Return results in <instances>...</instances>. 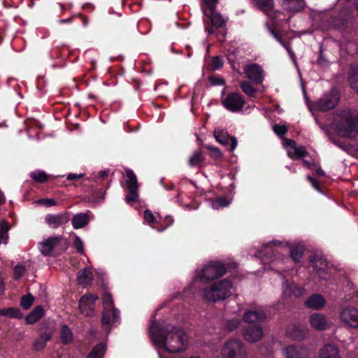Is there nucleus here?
Segmentation results:
<instances>
[{
    "label": "nucleus",
    "mask_w": 358,
    "mask_h": 358,
    "mask_svg": "<svg viewBox=\"0 0 358 358\" xmlns=\"http://www.w3.org/2000/svg\"><path fill=\"white\" fill-rule=\"evenodd\" d=\"M255 255L261 260L265 270H273L282 275V278L285 279L282 283L284 297L289 301V296L291 295V284L287 277L289 276V272L285 268L284 264L289 261L291 246L287 244L285 247L280 242L271 241L264 245Z\"/></svg>",
    "instance_id": "1"
},
{
    "label": "nucleus",
    "mask_w": 358,
    "mask_h": 358,
    "mask_svg": "<svg viewBox=\"0 0 358 358\" xmlns=\"http://www.w3.org/2000/svg\"><path fill=\"white\" fill-rule=\"evenodd\" d=\"M149 331L153 343L166 352H181L187 348V335L180 327L170 324H162L153 321Z\"/></svg>",
    "instance_id": "2"
},
{
    "label": "nucleus",
    "mask_w": 358,
    "mask_h": 358,
    "mask_svg": "<svg viewBox=\"0 0 358 358\" xmlns=\"http://www.w3.org/2000/svg\"><path fill=\"white\" fill-rule=\"evenodd\" d=\"M334 127L338 134L347 138L358 136V111L345 109L334 117Z\"/></svg>",
    "instance_id": "3"
},
{
    "label": "nucleus",
    "mask_w": 358,
    "mask_h": 358,
    "mask_svg": "<svg viewBox=\"0 0 358 358\" xmlns=\"http://www.w3.org/2000/svg\"><path fill=\"white\" fill-rule=\"evenodd\" d=\"M102 299L103 308L101 324L108 334L113 327L120 324V312L115 307L113 296L110 293H104Z\"/></svg>",
    "instance_id": "4"
},
{
    "label": "nucleus",
    "mask_w": 358,
    "mask_h": 358,
    "mask_svg": "<svg viewBox=\"0 0 358 358\" xmlns=\"http://www.w3.org/2000/svg\"><path fill=\"white\" fill-rule=\"evenodd\" d=\"M232 282L229 278H225L215 282L209 288L203 290V297L208 301L216 302L224 300L231 294Z\"/></svg>",
    "instance_id": "5"
},
{
    "label": "nucleus",
    "mask_w": 358,
    "mask_h": 358,
    "mask_svg": "<svg viewBox=\"0 0 358 358\" xmlns=\"http://www.w3.org/2000/svg\"><path fill=\"white\" fill-rule=\"evenodd\" d=\"M69 248V243L63 236H50L41 243V252L44 256H54V250L58 251L57 255L65 252Z\"/></svg>",
    "instance_id": "6"
},
{
    "label": "nucleus",
    "mask_w": 358,
    "mask_h": 358,
    "mask_svg": "<svg viewBox=\"0 0 358 358\" xmlns=\"http://www.w3.org/2000/svg\"><path fill=\"white\" fill-rule=\"evenodd\" d=\"M226 271L227 266L224 263L215 261L203 268L199 278L201 282H208L222 277Z\"/></svg>",
    "instance_id": "7"
},
{
    "label": "nucleus",
    "mask_w": 358,
    "mask_h": 358,
    "mask_svg": "<svg viewBox=\"0 0 358 358\" xmlns=\"http://www.w3.org/2000/svg\"><path fill=\"white\" fill-rule=\"evenodd\" d=\"M125 173L127 177L125 183L128 189V193L125 196V201L127 203L132 204L137 202L138 199L139 185L137 177L131 169H127Z\"/></svg>",
    "instance_id": "8"
},
{
    "label": "nucleus",
    "mask_w": 358,
    "mask_h": 358,
    "mask_svg": "<svg viewBox=\"0 0 358 358\" xmlns=\"http://www.w3.org/2000/svg\"><path fill=\"white\" fill-rule=\"evenodd\" d=\"M222 356L224 358H246V351L240 340H231L226 343Z\"/></svg>",
    "instance_id": "9"
},
{
    "label": "nucleus",
    "mask_w": 358,
    "mask_h": 358,
    "mask_svg": "<svg viewBox=\"0 0 358 358\" xmlns=\"http://www.w3.org/2000/svg\"><path fill=\"white\" fill-rule=\"evenodd\" d=\"M340 99L339 93L335 89H332L329 94H325L315 104L316 110L327 111L334 108Z\"/></svg>",
    "instance_id": "10"
},
{
    "label": "nucleus",
    "mask_w": 358,
    "mask_h": 358,
    "mask_svg": "<svg viewBox=\"0 0 358 358\" xmlns=\"http://www.w3.org/2000/svg\"><path fill=\"white\" fill-rule=\"evenodd\" d=\"M223 106L229 111L237 113L241 110L245 104L243 96L237 92H229L222 100Z\"/></svg>",
    "instance_id": "11"
},
{
    "label": "nucleus",
    "mask_w": 358,
    "mask_h": 358,
    "mask_svg": "<svg viewBox=\"0 0 358 358\" xmlns=\"http://www.w3.org/2000/svg\"><path fill=\"white\" fill-rule=\"evenodd\" d=\"M98 299V296L92 293H87L82 296L78 301V307L80 313L86 317L94 316L95 302Z\"/></svg>",
    "instance_id": "12"
},
{
    "label": "nucleus",
    "mask_w": 358,
    "mask_h": 358,
    "mask_svg": "<svg viewBox=\"0 0 358 358\" xmlns=\"http://www.w3.org/2000/svg\"><path fill=\"white\" fill-rule=\"evenodd\" d=\"M341 320L354 328L358 327V309L347 306L342 309L340 313Z\"/></svg>",
    "instance_id": "13"
},
{
    "label": "nucleus",
    "mask_w": 358,
    "mask_h": 358,
    "mask_svg": "<svg viewBox=\"0 0 358 358\" xmlns=\"http://www.w3.org/2000/svg\"><path fill=\"white\" fill-rule=\"evenodd\" d=\"M244 71L247 77L255 84L260 85L262 83L264 74V70L260 65L256 63L247 65Z\"/></svg>",
    "instance_id": "14"
},
{
    "label": "nucleus",
    "mask_w": 358,
    "mask_h": 358,
    "mask_svg": "<svg viewBox=\"0 0 358 358\" xmlns=\"http://www.w3.org/2000/svg\"><path fill=\"white\" fill-rule=\"evenodd\" d=\"M243 336L245 341L255 343L259 341L263 336L262 328L259 324H248L245 327Z\"/></svg>",
    "instance_id": "15"
},
{
    "label": "nucleus",
    "mask_w": 358,
    "mask_h": 358,
    "mask_svg": "<svg viewBox=\"0 0 358 358\" xmlns=\"http://www.w3.org/2000/svg\"><path fill=\"white\" fill-rule=\"evenodd\" d=\"M46 223L51 227L56 229L62 227L70 220V213L63 212L59 214H48L45 218Z\"/></svg>",
    "instance_id": "16"
},
{
    "label": "nucleus",
    "mask_w": 358,
    "mask_h": 358,
    "mask_svg": "<svg viewBox=\"0 0 358 358\" xmlns=\"http://www.w3.org/2000/svg\"><path fill=\"white\" fill-rule=\"evenodd\" d=\"M310 263L319 278L327 279L325 271L329 268V264L322 255H315L310 258Z\"/></svg>",
    "instance_id": "17"
},
{
    "label": "nucleus",
    "mask_w": 358,
    "mask_h": 358,
    "mask_svg": "<svg viewBox=\"0 0 358 358\" xmlns=\"http://www.w3.org/2000/svg\"><path fill=\"white\" fill-rule=\"evenodd\" d=\"M214 137L217 142L223 145H227L230 142V151H233L237 146V140L234 136H230L227 131L216 129L214 131Z\"/></svg>",
    "instance_id": "18"
},
{
    "label": "nucleus",
    "mask_w": 358,
    "mask_h": 358,
    "mask_svg": "<svg viewBox=\"0 0 358 358\" xmlns=\"http://www.w3.org/2000/svg\"><path fill=\"white\" fill-rule=\"evenodd\" d=\"M273 131L282 140V145L287 150V155L291 158V138L285 137L288 131L287 127L285 124H275L273 125Z\"/></svg>",
    "instance_id": "19"
},
{
    "label": "nucleus",
    "mask_w": 358,
    "mask_h": 358,
    "mask_svg": "<svg viewBox=\"0 0 358 358\" xmlns=\"http://www.w3.org/2000/svg\"><path fill=\"white\" fill-rule=\"evenodd\" d=\"M202 11L203 15L209 19L213 27H222L225 26V20L220 13L215 12V9H213L212 12H210V10L202 8Z\"/></svg>",
    "instance_id": "20"
},
{
    "label": "nucleus",
    "mask_w": 358,
    "mask_h": 358,
    "mask_svg": "<svg viewBox=\"0 0 358 358\" xmlns=\"http://www.w3.org/2000/svg\"><path fill=\"white\" fill-rule=\"evenodd\" d=\"M266 319V315L260 310H248L245 313L243 320L249 324H259L264 322Z\"/></svg>",
    "instance_id": "21"
},
{
    "label": "nucleus",
    "mask_w": 358,
    "mask_h": 358,
    "mask_svg": "<svg viewBox=\"0 0 358 358\" xmlns=\"http://www.w3.org/2000/svg\"><path fill=\"white\" fill-rule=\"evenodd\" d=\"M310 322L313 327L318 330H324L328 328L326 317L320 313H315L310 316Z\"/></svg>",
    "instance_id": "22"
},
{
    "label": "nucleus",
    "mask_w": 358,
    "mask_h": 358,
    "mask_svg": "<svg viewBox=\"0 0 358 358\" xmlns=\"http://www.w3.org/2000/svg\"><path fill=\"white\" fill-rule=\"evenodd\" d=\"M45 314V311L41 306H36L26 317L27 324H33L41 319Z\"/></svg>",
    "instance_id": "23"
},
{
    "label": "nucleus",
    "mask_w": 358,
    "mask_h": 358,
    "mask_svg": "<svg viewBox=\"0 0 358 358\" xmlns=\"http://www.w3.org/2000/svg\"><path fill=\"white\" fill-rule=\"evenodd\" d=\"M325 304L324 297L318 294H313L306 301V305L310 308L318 310Z\"/></svg>",
    "instance_id": "24"
},
{
    "label": "nucleus",
    "mask_w": 358,
    "mask_h": 358,
    "mask_svg": "<svg viewBox=\"0 0 358 358\" xmlns=\"http://www.w3.org/2000/svg\"><path fill=\"white\" fill-rule=\"evenodd\" d=\"M77 280L80 285H88L93 280V274L90 269L87 267L80 270L77 274Z\"/></svg>",
    "instance_id": "25"
},
{
    "label": "nucleus",
    "mask_w": 358,
    "mask_h": 358,
    "mask_svg": "<svg viewBox=\"0 0 358 358\" xmlns=\"http://www.w3.org/2000/svg\"><path fill=\"white\" fill-rule=\"evenodd\" d=\"M319 358H341L338 348L331 344L324 346L320 352Z\"/></svg>",
    "instance_id": "26"
},
{
    "label": "nucleus",
    "mask_w": 358,
    "mask_h": 358,
    "mask_svg": "<svg viewBox=\"0 0 358 358\" xmlns=\"http://www.w3.org/2000/svg\"><path fill=\"white\" fill-rule=\"evenodd\" d=\"M348 81L352 90L358 93V64H352L350 66Z\"/></svg>",
    "instance_id": "27"
},
{
    "label": "nucleus",
    "mask_w": 358,
    "mask_h": 358,
    "mask_svg": "<svg viewBox=\"0 0 358 358\" xmlns=\"http://www.w3.org/2000/svg\"><path fill=\"white\" fill-rule=\"evenodd\" d=\"M89 222L88 215L86 213H80L76 214L72 220L71 223L75 229H80L86 226Z\"/></svg>",
    "instance_id": "28"
},
{
    "label": "nucleus",
    "mask_w": 358,
    "mask_h": 358,
    "mask_svg": "<svg viewBox=\"0 0 358 358\" xmlns=\"http://www.w3.org/2000/svg\"><path fill=\"white\" fill-rule=\"evenodd\" d=\"M205 159V154L202 151L197 150L189 157L188 164L190 167H201Z\"/></svg>",
    "instance_id": "29"
},
{
    "label": "nucleus",
    "mask_w": 358,
    "mask_h": 358,
    "mask_svg": "<svg viewBox=\"0 0 358 358\" xmlns=\"http://www.w3.org/2000/svg\"><path fill=\"white\" fill-rule=\"evenodd\" d=\"M203 147L209 150L210 157L214 160L215 165H219L222 161L223 154L221 150L212 145H203Z\"/></svg>",
    "instance_id": "30"
},
{
    "label": "nucleus",
    "mask_w": 358,
    "mask_h": 358,
    "mask_svg": "<svg viewBox=\"0 0 358 358\" xmlns=\"http://www.w3.org/2000/svg\"><path fill=\"white\" fill-rule=\"evenodd\" d=\"M51 338L52 334L50 333H41L34 343V349L36 351L43 350L45 348L47 342L49 341Z\"/></svg>",
    "instance_id": "31"
},
{
    "label": "nucleus",
    "mask_w": 358,
    "mask_h": 358,
    "mask_svg": "<svg viewBox=\"0 0 358 358\" xmlns=\"http://www.w3.org/2000/svg\"><path fill=\"white\" fill-rule=\"evenodd\" d=\"M224 60L222 56H215L211 57L206 63V69L208 71L219 70L223 67Z\"/></svg>",
    "instance_id": "32"
},
{
    "label": "nucleus",
    "mask_w": 358,
    "mask_h": 358,
    "mask_svg": "<svg viewBox=\"0 0 358 358\" xmlns=\"http://www.w3.org/2000/svg\"><path fill=\"white\" fill-rule=\"evenodd\" d=\"M0 316H6L10 318L22 319L23 317V313L20 308L11 307L0 309Z\"/></svg>",
    "instance_id": "33"
},
{
    "label": "nucleus",
    "mask_w": 358,
    "mask_h": 358,
    "mask_svg": "<svg viewBox=\"0 0 358 358\" xmlns=\"http://www.w3.org/2000/svg\"><path fill=\"white\" fill-rule=\"evenodd\" d=\"M106 350V344L104 343H99L92 348L87 358H103Z\"/></svg>",
    "instance_id": "34"
},
{
    "label": "nucleus",
    "mask_w": 358,
    "mask_h": 358,
    "mask_svg": "<svg viewBox=\"0 0 358 358\" xmlns=\"http://www.w3.org/2000/svg\"><path fill=\"white\" fill-rule=\"evenodd\" d=\"M61 341L63 345H68L73 340V335L71 329L66 324L62 327L61 329Z\"/></svg>",
    "instance_id": "35"
},
{
    "label": "nucleus",
    "mask_w": 358,
    "mask_h": 358,
    "mask_svg": "<svg viewBox=\"0 0 358 358\" xmlns=\"http://www.w3.org/2000/svg\"><path fill=\"white\" fill-rule=\"evenodd\" d=\"M211 206L214 209L222 208L228 206L230 203L229 200L225 196L217 197L215 199H210Z\"/></svg>",
    "instance_id": "36"
},
{
    "label": "nucleus",
    "mask_w": 358,
    "mask_h": 358,
    "mask_svg": "<svg viewBox=\"0 0 358 358\" xmlns=\"http://www.w3.org/2000/svg\"><path fill=\"white\" fill-rule=\"evenodd\" d=\"M260 10L264 13L270 12L273 10L274 3L273 0H253Z\"/></svg>",
    "instance_id": "37"
},
{
    "label": "nucleus",
    "mask_w": 358,
    "mask_h": 358,
    "mask_svg": "<svg viewBox=\"0 0 358 358\" xmlns=\"http://www.w3.org/2000/svg\"><path fill=\"white\" fill-rule=\"evenodd\" d=\"M304 252V246L301 243L292 245V260L299 261Z\"/></svg>",
    "instance_id": "38"
},
{
    "label": "nucleus",
    "mask_w": 358,
    "mask_h": 358,
    "mask_svg": "<svg viewBox=\"0 0 358 358\" xmlns=\"http://www.w3.org/2000/svg\"><path fill=\"white\" fill-rule=\"evenodd\" d=\"M30 176L34 180L41 183L46 182L48 179V174L43 171H36L31 172Z\"/></svg>",
    "instance_id": "39"
},
{
    "label": "nucleus",
    "mask_w": 358,
    "mask_h": 358,
    "mask_svg": "<svg viewBox=\"0 0 358 358\" xmlns=\"http://www.w3.org/2000/svg\"><path fill=\"white\" fill-rule=\"evenodd\" d=\"M8 224L3 220L0 222V243H6L8 238Z\"/></svg>",
    "instance_id": "40"
},
{
    "label": "nucleus",
    "mask_w": 358,
    "mask_h": 358,
    "mask_svg": "<svg viewBox=\"0 0 358 358\" xmlns=\"http://www.w3.org/2000/svg\"><path fill=\"white\" fill-rule=\"evenodd\" d=\"M242 91L249 96H254L256 93L255 88L248 81H243L240 84Z\"/></svg>",
    "instance_id": "41"
},
{
    "label": "nucleus",
    "mask_w": 358,
    "mask_h": 358,
    "mask_svg": "<svg viewBox=\"0 0 358 358\" xmlns=\"http://www.w3.org/2000/svg\"><path fill=\"white\" fill-rule=\"evenodd\" d=\"M34 298L31 294L28 293L27 294L23 295L20 299V306L24 310H28L32 306Z\"/></svg>",
    "instance_id": "42"
},
{
    "label": "nucleus",
    "mask_w": 358,
    "mask_h": 358,
    "mask_svg": "<svg viewBox=\"0 0 358 358\" xmlns=\"http://www.w3.org/2000/svg\"><path fill=\"white\" fill-rule=\"evenodd\" d=\"M173 218L170 215H166L164 217L163 220L159 224L158 226L154 227V228L157 229L158 231H162L165 230L166 228L172 225L173 223Z\"/></svg>",
    "instance_id": "43"
},
{
    "label": "nucleus",
    "mask_w": 358,
    "mask_h": 358,
    "mask_svg": "<svg viewBox=\"0 0 358 358\" xmlns=\"http://www.w3.org/2000/svg\"><path fill=\"white\" fill-rule=\"evenodd\" d=\"M306 329L302 326H294L292 328V340H301L303 339L306 336Z\"/></svg>",
    "instance_id": "44"
},
{
    "label": "nucleus",
    "mask_w": 358,
    "mask_h": 358,
    "mask_svg": "<svg viewBox=\"0 0 358 358\" xmlns=\"http://www.w3.org/2000/svg\"><path fill=\"white\" fill-rule=\"evenodd\" d=\"M208 79L212 86H223L226 84L224 79L220 76L210 75Z\"/></svg>",
    "instance_id": "45"
},
{
    "label": "nucleus",
    "mask_w": 358,
    "mask_h": 358,
    "mask_svg": "<svg viewBox=\"0 0 358 358\" xmlns=\"http://www.w3.org/2000/svg\"><path fill=\"white\" fill-rule=\"evenodd\" d=\"M73 247L76 250L78 253L80 255L85 254L83 243L81 238L76 235L75 236L73 243Z\"/></svg>",
    "instance_id": "46"
},
{
    "label": "nucleus",
    "mask_w": 358,
    "mask_h": 358,
    "mask_svg": "<svg viewBox=\"0 0 358 358\" xmlns=\"http://www.w3.org/2000/svg\"><path fill=\"white\" fill-rule=\"evenodd\" d=\"M292 154H294L299 157H303L307 155V152L304 147L296 146V144L292 141Z\"/></svg>",
    "instance_id": "47"
},
{
    "label": "nucleus",
    "mask_w": 358,
    "mask_h": 358,
    "mask_svg": "<svg viewBox=\"0 0 358 358\" xmlns=\"http://www.w3.org/2000/svg\"><path fill=\"white\" fill-rule=\"evenodd\" d=\"M240 324L238 319H231L226 322L225 328L230 332L236 330Z\"/></svg>",
    "instance_id": "48"
},
{
    "label": "nucleus",
    "mask_w": 358,
    "mask_h": 358,
    "mask_svg": "<svg viewBox=\"0 0 358 358\" xmlns=\"http://www.w3.org/2000/svg\"><path fill=\"white\" fill-rule=\"evenodd\" d=\"M109 173V170H103L99 172L97 176L93 178L95 182L99 183L107 180Z\"/></svg>",
    "instance_id": "49"
},
{
    "label": "nucleus",
    "mask_w": 358,
    "mask_h": 358,
    "mask_svg": "<svg viewBox=\"0 0 358 358\" xmlns=\"http://www.w3.org/2000/svg\"><path fill=\"white\" fill-rule=\"evenodd\" d=\"M273 34L276 39L282 44V45L286 49L287 53L291 57V45L289 41H285L282 39V36H279L277 33L273 32Z\"/></svg>",
    "instance_id": "50"
},
{
    "label": "nucleus",
    "mask_w": 358,
    "mask_h": 358,
    "mask_svg": "<svg viewBox=\"0 0 358 358\" xmlns=\"http://www.w3.org/2000/svg\"><path fill=\"white\" fill-rule=\"evenodd\" d=\"M24 267L22 265H17L13 269V278L17 280H19L24 273Z\"/></svg>",
    "instance_id": "51"
},
{
    "label": "nucleus",
    "mask_w": 358,
    "mask_h": 358,
    "mask_svg": "<svg viewBox=\"0 0 358 358\" xmlns=\"http://www.w3.org/2000/svg\"><path fill=\"white\" fill-rule=\"evenodd\" d=\"M303 0H292V12L300 11L304 7Z\"/></svg>",
    "instance_id": "52"
},
{
    "label": "nucleus",
    "mask_w": 358,
    "mask_h": 358,
    "mask_svg": "<svg viewBox=\"0 0 358 358\" xmlns=\"http://www.w3.org/2000/svg\"><path fill=\"white\" fill-rule=\"evenodd\" d=\"M218 1L219 0H205L204 3L206 6L202 8L210 10V12H212L213 9H216Z\"/></svg>",
    "instance_id": "53"
},
{
    "label": "nucleus",
    "mask_w": 358,
    "mask_h": 358,
    "mask_svg": "<svg viewBox=\"0 0 358 358\" xmlns=\"http://www.w3.org/2000/svg\"><path fill=\"white\" fill-rule=\"evenodd\" d=\"M144 219L148 223H155L156 218L151 210H145L144 211Z\"/></svg>",
    "instance_id": "54"
},
{
    "label": "nucleus",
    "mask_w": 358,
    "mask_h": 358,
    "mask_svg": "<svg viewBox=\"0 0 358 358\" xmlns=\"http://www.w3.org/2000/svg\"><path fill=\"white\" fill-rule=\"evenodd\" d=\"M76 15H77L76 17H78L81 20L84 27H86L88 25L89 18L87 16L81 13L76 14Z\"/></svg>",
    "instance_id": "55"
},
{
    "label": "nucleus",
    "mask_w": 358,
    "mask_h": 358,
    "mask_svg": "<svg viewBox=\"0 0 358 358\" xmlns=\"http://www.w3.org/2000/svg\"><path fill=\"white\" fill-rule=\"evenodd\" d=\"M281 6L287 11L291 10V0H280Z\"/></svg>",
    "instance_id": "56"
},
{
    "label": "nucleus",
    "mask_w": 358,
    "mask_h": 358,
    "mask_svg": "<svg viewBox=\"0 0 358 358\" xmlns=\"http://www.w3.org/2000/svg\"><path fill=\"white\" fill-rule=\"evenodd\" d=\"M83 176H84V174H83V173H80V174L69 173L67 176V180H76V179H80V178H83Z\"/></svg>",
    "instance_id": "57"
},
{
    "label": "nucleus",
    "mask_w": 358,
    "mask_h": 358,
    "mask_svg": "<svg viewBox=\"0 0 358 358\" xmlns=\"http://www.w3.org/2000/svg\"><path fill=\"white\" fill-rule=\"evenodd\" d=\"M41 202H43L47 206H52L56 204V201L53 199H43L41 200Z\"/></svg>",
    "instance_id": "58"
},
{
    "label": "nucleus",
    "mask_w": 358,
    "mask_h": 358,
    "mask_svg": "<svg viewBox=\"0 0 358 358\" xmlns=\"http://www.w3.org/2000/svg\"><path fill=\"white\" fill-rule=\"evenodd\" d=\"M308 180L310 182V183L312 184V185H313L315 189H319L320 185H319L318 181H317L316 179H315V178H312V177H310V176H308Z\"/></svg>",
    "instance_id": "59"
},
{
    "label": "nucleus",
    "mask_w": 358,
    "mask_h": 358,
    "mask_svg": "<svg viewBox=\"0 0 358 358\" xmlns=\"http://www.w3.org/2000/svg\"><path fill=\"white\" fill-rule=\"evenodd\" d=\"M77 15H73L71 17L66 18V19H62L59 20V24H64V23H71L73 22V18L76 17Z\"/></svg>",
    "instance_id": "60"
},
{
    "label": "nucleus",
    "mask_w": 358,
    "mask_h": 358,
    "mask_svg": "<svg viewBox=\"0 0 358 358\" xmlns=\"http://www.w3.org/2000/svg\"><path fill=\"white\" fill-rule=\"evenodd\" d=\"M82 8L84 10H88L89 11L92 12L94 9V6L91 3H85L83 5Z\"/></svg>",
    "instance_id": "61"
},
{
    "label": "nucleus",
    "mask_w": 358,
    "mask_h": 358,
    "mask_svg": "<svg viewBox=\"0 0 358 358\" xmlns=\"http://www.w3.org/2000/svg\"><path fill=\"white\" fill-rule=\"evenodd\" d=\"M284 355L286 358H291V345H287L284 349Z\"/></svg>",
    "instance_id": "62"
},
{
    "label": "nucleus",
    "mask_w": 358,
    "mask_h": 358,
    "mask_svg": "<svg viewBox=\"0 0 358 358\" xmlns=\"http://www.w3.org/2000/svg\"><path fill=\"white\" fill-rule=\"evenodd\" d=\"M5 291V285L1 279H0V296H2L4 294Z\"/></svg>",
    "instance_id": "63"
},
{
    "label": "nucleus",
    "mask_w": 358,
    "mask_h": 358,
    "mask_svg": "<svg viewBox=\"0 0 358 358\" xmlns=\"http://www.w3.org/2000/svg\"><path fill=\"white\" fill-rule=\"evenodd\" d=\"M164 187L167 190H173V189H174V187H175V186L173 183L166 184Z\"/></svg>",
    "instance_id": "64"
}]
</instances>
